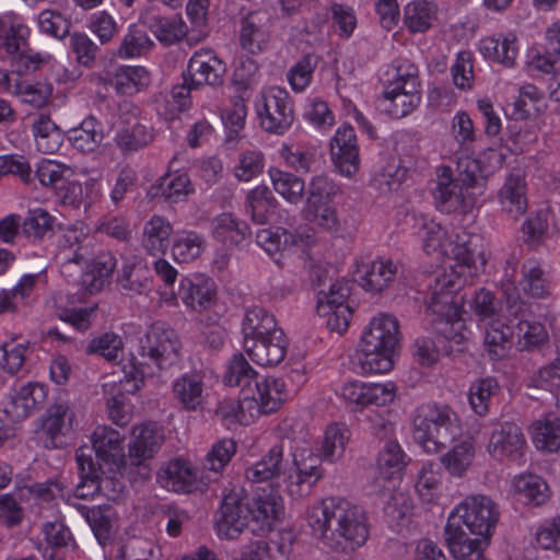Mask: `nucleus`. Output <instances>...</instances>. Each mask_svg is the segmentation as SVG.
Listing matches in <instances>:
<instances>
[{
	"instance_id": "nucleus-8",
	"label": "nucleus",
	"mask_w": 560,
	"mask_h": 560,
	"mask_svg": "<svg viewBox=\"0 0 560 560\" xmlns=\"http://www.w3.org/2000/svg\"><path fill=\"white\" fill-rule=\"evenodd\" d=\"M256 112L261 128L276 135H283L293 124V103L289 93L271 86L256 101Z\"/></svg>"
},
{
	"instance_id": "nucleus-17",
	"label": "nucleus",
	"mask_w": 560,
	"mask_h": 560,
	"mask_svg": "<svg viewBox=\"0 0 560 560\" xmlns=\"http://www.w3.org/2000/svg\"><path fill=\"white\" fill-rule=\"evenodd\" d=\"M289 341L282 329L259 339H248L244 348L249 358L262 366L279 364L285 357Z\"/></svg>"
},
{
	"instance_id": "nucleus-6",
	"label": "nucleus",
	"mask_w": 560,
	"mask_h": 560,
	"mask_svg": "<svg viewBox=\"0 0 560 560\" xmlns=\"http://www.w3.org/2000/svg\"><path fill=\"white\" fill-rule=\"evenodd\" d=\"M458 289L459 284L445 275L436 278L425 307V316L432 328L457 345L465 340L462 332L464 322L458 305L462 301L457 295Z\"/></svg>"
},
{
	"instance_id": "nucleus-56",
	"label": "nucleus",
	"mask_w": 560,
	"mask_h": 560,
	"mask_svg": "<svg viewBox=\"0 0 560 560\" xmlns=\"http://www.w3.org/2000/svg\"><path fill=\"white\" fill-rule=\"evenodd\" d=\"M499 383L493 377H485L475 381L469 388V404L478 416H486L489 412V402L493 395L499 392Z\"/></svg>"
},
{
	"instance_id": "nucleus-48",
	"label": "nucleus",
	"mask_w": 560,
	"mask_h": 560,
	"mask_svg": "<svg viewBox=\"0 0 560 560\" xmlns=\"http://www.w3.org/2000/svg\"><path fill=\"white\" fill-rule=\"evenodd\" d=\"M470 307L478 320L486 325L501 320L502 301L486 288L475 292Z\"/></svg>"
},
{
	"instance_id": "nucleus-38",
	"label": "nucleus",
	"mask_w": 560,
	"mask_h": 560,
	"mask_svg": "<svg viewBox=\"0 0 560 560\" xmlns=\"http://www.w3.org/2000/svg\"><path fill=\"white\" fill-rule=\"evenodd\" d=\"M436 5L427 0L409 2L404 10V23L410 33H424L436 16Z\"/></svg>"
},
{
	"instance_id": "nucleus-1",
	"label": "nucleus",
	"mask_w": 560,
	"mask_h": 560,
	"mask_svg": "<svg viewBox=\"0 0 560 560\" xmlns=\"http://www.w3.org/2000/svg\"><path fill=\"white\" fill-rule=\"evenodd\" d=\"M282 498L270 486L250 493L244 488H233L224 494L215 518L219 537L236 538L246 527L253 534L267 533L280 518Z\"/></svg>"
},
{
	"instance_id": "nucleus-54",
	"label": "nucleus",
	"mask_w": 560,
	"mask_h": 560,
	"mask_svg": "<svg viewBox=\"0 0 560 560\" xmlns=\"http://www.w3.org/2000/svg\"><path fill=\"white\" fill-rule=\"evenodd\" d=\"M153 139L152 129L136 120L124 126L116 136L117 145L124 151H137Z\"/></svg>"
},
{
	"instance_id": "nucleus-27",
	"label": "nucleus",
	"mask_w": 560,
	"mask_h": 560,
	"mask_svg": "<svg viewBox=\"0 0 560 560\" xmlns=\"http://www.w3.org/2000/svg\"><path fill=\"white\" fill-rule=\"evenodd\" d=\"M516 338L515 326L498 320L486 325L485 347L492 359L505 358Z\"/></svg>"
},
{
	"instance_id": "nucleus-59",
	"label": "nucleus",
	"mask_w": 560,
	"mask_h": 560,
	"mask_svg": "<svg viewBox=\"0 0 560 560\" xmlns=\"http://www.w3.org/2000/svg\"><path fill=\"white\" fill-rule=\"evenodd\" d=\"M526 120H511L509 119L506 126L508 142L506 148L514 154L526 151L530 144L537 140L535 130L527 127Z\"/></svg>"
},
{
	"instance_id": "nucleus-24",
	"label": "nucleus",
	"mask_w": 560,
	"mask_h": 560,
	"mask_svg": "<svg viewBox=\"0 0 560 560\" xmlns=\"http://www.w3.org/2000/svg\"><path fill=\"white\" fill-rule=\"evenodd\" d=\"M270 15L265 10L250 11L242 20L241 44L250 54L262 50L268 37Z\"/></svg>"
},
{
	"instance_id": "nucleus-36",
	"label": "nucleus",
	"mask_w": 560,
	"mask_h": 560,
	"mask_svg": "<svg viewBox=\"0 0 560 560\" xmlns=\"http://www.w3.org/2000/svg\"><path fill=\"white\" fill-rule=\"evenodd\" d=\"M296 467L295 486L300 488V494H306L311 488L322 478V458L311 452L303 451L298 457L294 456Z\"/></svg>"
},
{
	"instance_id": "nucleus-4",
	"label": "nucleus",
	"mask_w": 560,
	"mask_h": 560,
	"mask_svg": "<svg viewBox=\"0 0 560 560\" xmlns=\"http://www.w3.org/2000/svg\"><path fill=\"white\" fill-rule=\"evenodd\" d=\"M399 347V324L396 317L380 314L363 330L359 364L363 373H386L394 366L393 357Z\"/></svg>"
},
{
	"instance_id": "nucleus-61",
	"label": "nucleus",
	"mask_w": 560,
	"mask_h": 560,
	"mask_svg": "<svg viewBox=\"0 0 560 560\" xmlns=\"http://www.w3.org/2000/svg\"><path fill=\"white\" fill-rule=\"evenodd\" d=\"M265 167V154L259 150H246L238 154L234 175L241 182H248L260 175Z\"/></svg>"
},
{
	"instance_id": "nucleus-5",
	"label": "nucleus",
	"mask_w": 560,
	"mask_h": 560,
	"mask_svg": "<svg viewBox=\"0 0 560 560\" xmlns=\"http://www.w3.org/2000/svg\"><path fill=\"white\" fill-rule=\"evenodd\" d=\"M460 432L458 417L447 405L432 402L417 409L412 438L427 453L440 452Z\"/></svg>"
},
{
	"instance_id": "nucleus-33",
	"label": "nucleus",
	"mask_w": 560,
	"mask_h": 560,
	"mask_svg": "<svg viewBox=\"0 0 560 560\" xmlns=\"http://www.w3.org/2000/svg\"><path fill=\"white\" fill-rule=\"evenodd\" d=\"M444 536L455 560H488L483 552L490 540L469 538L468 535L444 534Z\"/></svg>"
},
{
	"instance_id": "nucleus-11",
	"label": "nucleus",
	"mask_w": 560,
	"mask_h": 560,
	"mask_svg": "<svg viewBox=\"0 0 560 560\" xmlns=\"http://www.w3.org/2000/svg\"><path fill=\"white\" fill-rule=\"evenodd\" d=\"M337 192L334 182L326 175L313 177L308 186L305 212L307 219H314L319 225L331 229L336 224L335 210L329 207Z\"/></svg>"
},
{
	"instance_id": "nucleus-10",
	"label": "nucleus",
	"mask_w": 560,
	"mask_h": 560,
	"mask_svg": "<svg viewBox=\"0 0 560 560\" xmlns=\"http://www.w3.org/2000/svg\"><path fill=\"white\" fill-rule=\"evenodd\" d=\"M122 435L109 427H97L92 434V451L109 474L127 472V456L122 453Z\"/></svg>"
},
{
	"instance_id": "nucleus-57",
	"label": "nucleus",
	"mask_w": 560,
	"mask_h": 560,
	"mask_svg": "<svg viewBox=\"0 0 560 560\" xmlns=\"http://www.w3.org/2000/svg\"><path fill=\"white\" fill-rule=\"evenodd\" d=\"M475 448L470 441L466 440L455 445L442 458V464L453 476H462L471 465Z\"/></svg>"
},
{
	"instance_id": "nucleus-23",
	"label": "nucleus",
	"mask_w": 560,
	"mask_h": 560,
	"mask_svg": "<svg viewBox=\"0 0 560 560\" xmlns=\"http://www.w3.org/2000/svg\"><path fill=\"white\" fill-rule=\"evenodd\" d=\"M47 397L46 387L38 383L22 386L15 395L11 396L4 407V412L12 421L19 422L42 406Z\"/></svg>"
},
{
	"instance_id": "nucleus-58",
	"label": "nucleus",
	"mask_w": 560,
	"mask_h": 560,
	"mask_svg": "<svg viewBox=\"0 0 560 560\" xmlns=\"http://www.w3.org/2000/svg\"><path fill=\"white\" fill-rule=\"evenodd\" d=\"M28 34L27 26L13 23L9 18L0 19V48H4L7 52H15L26 46Z\"/></svg>"
},
{
	"instance_id": "nucleus-32",
	"label": "nucleus",
	"mask_w": 560,
	"mask_h": 560,
	"mask_svg": "<svg viewBox=\"0 0 560 560\" xmlns=\"http://www.w3.org/2000/svg\"><path fill=\"white\" fill-rule=\"evenodd\" d=\"M36 148L45 154H51L59 150L63 142V131L48 115L39 114L32 124Z\"/></svg>"
},
{
	"instance_id": "nucleus-30",
	"label": "nucleus",
	"mask_w": 560,
	"mask_h": 560,
	"mask_svg": "<svg viewBox=\"0 0 560 560\" xmlns=\"http://www.w3.org/2000/svg\"><path fill=\"white\" fill-rule=\"evenodd\" d=\"M67 137L75 150L82 153L93 152L103 141V126L91 115L78 127L70 129Z\"/></svg>"
},
{
	"instance_id": "nucleus-53",
	"label": "nucleus",
	"mask_w": 560,
	"mask_h": 560,
	"mask_svg": "<svg viewBox=\"0 0 560 560\" xmlns=\"http://www.w3.org/2000/svg\"><path fill=\"white\" fill-rule=\"evenodd\" d=\"M550 212L548 209L532 211L521 226L522 238L525 243L541 244L548 240Z\"/></svg>"
},
{
	"instance_id": "nucleus-60",
	"label": "nucleus",
	"mask_w": 560,
	"mask_h": 560,
	"mask_svg": "<svg viewBox=\"0 0 560 560\" xmlns=\"http://www.w3.org/2000/svg\"><path fill=\"white\" fill-rule=\"evenodd\" d=\"M515 489L535 505L542 504L549 498V488L545 480L536 475H521L515 478Z\"/></svg>"
},
{
	"instance_id": "nucleus-40",
	"label": "nucleus",
	"mask_w": 560,
	"mask_h": 560,
	"mask_svg": "<svg viewBox=\"0 0 560 560\" xmlns=\"http://www.w3.org/2000/svg\"><path fill=\"white\" fill-rule=\"evenodd\" d=\"M252 219L258 224H265L275 214L278 201L272 191L264 185L252 189L246 197Z\"/></svg>"
},
{
	"instance_id": "nucleus-49",
	"label": "nucleus",
	"mask_w": 560,
	"mask_h": 560,
	"mask_svg": "<svg viewBox=\"0 0 560 560\" xmlns=\"http://www.w3.org/2000/svg\"><path fill=\"white\" fill-rule=\"evenodd\" d=\"M479 50L485 58L512 67L517 56L515 38L504 37L502 40L493 37L480 42Z\"/></svg>"
},
{
	"instance_id": "nucleus-9",
	"label": "nucleus",
	"mask_w": 560,
	"mask_h": 560,
	"mask_svg": "<svg viewBox=\"0 0 560 560\" xmlns=\"http://www.w3.org/2000/svg\"><path fill=\"white\" fill-rule=\"evenodd\" d=\"M73 412L65 402L54 404L40 419L37 439L45 448H63L66 436L72 429Z\"/></svg>"
},
{
	"instance_id": "nucleus-13",
	"label": "nucleus",
	"mask_w": 560,
	"mask_h": 560,
	"mask_svg": "<svg viewBox=\"0 0 560 560\" xmlns=\"http://www.w3.org/2000/svg\"><path fill=\"white\" fill-rule=\"evenodd\" d=\"M184 72L195 86L200 89L205 85L218 88L224 83L226 66L213 50L199 49L189 58Z\"/></svg>"
},
{
	"instance_id": "nucleus-46",
	"label": "nucleus",
	"mask_w": 560,
	"mask_h": 560,
	"mask_svg": "<svg viewBox=\"0 0 560 560\" xmlns=\"http://www.w3.org/2000/svg\"><path fill=\"white\" fill-rule=\"evenodd\" d=\"M420 94H407L401 90L390 91L389 84L383 92L381 106L392 118L398 119L410 114L420 104Z\"/></svg>"
},
{
	"instance_id": "nucleus-39",
	"label": "nucleus",
	"mask_w": 560,
	"mask_h": 560,
	"mask_svg": "<svg viewBox=\"0 0 560 560\" xmlns=\"http://www.w3.org/2000/svg\"><path fill=\"white\" fill-rule=\"evenodd\" d=\"M533 442L544 452H558L560 450V417L549 413L534 424Z\"/></svg>"
},
{
	"instance_id": "nucleus-55",
	"label": "nucleus",
	"mask_w": 560,
	"mask_h": 560,
	"mask_svg": "<svg viewBox=\"0 0 560 560\" xmlns=\"http://www.w3.org/2000/svg\"><path fill=\"white\" fill-rule=\"evenodd\" d=\"M154 46L147 32L138 25H130L119 47L118 56L125 58L140 57L147 54Z\"/></svg>"
},
{
	"instance_id": "nucleus-45",
	"label": "nucleus",
	"mask_w": 560,
	"mask_h": 560,
	"mask_svg": "<svg viewBox=\"0 0 560 560\" xmlns=\"http://www.w3.org/2000/svg\"><path fill=\"white\" fill-rule=\"evenodd\" d=\"M248 226L237 222L231 214L223 213L212 222V235L215 242L225 245H240L246 241Z\"/></svg>"
},
{
	"instance_id": "nucleus-26",
	"label": "nucleus",
	"mask_w": 560,
	"mask_h": 560,
	"mask_svg": "<svg viewBox=\"0 0 560 560\" xmlns=\"http://www.w3.org/2000/svg\"><path fill=\"white\" fill-rule=\"evenodd\" d=\"M544 94L533 84H524L518 96L505 107V115L511 120H527L542 110Z\"/></svg>"
},
{
	"instance_id": "nucleus-43",
	"label": "nucleus",
	"mask_w": 560,
	"mask_h": 560,
	"mask_svg": "<svg viewBox=\"0 0 560 560\" xmlns=\"http://www.w3.org/2000/svg\"><path fill=\"white\" fill-rule=\"evenodd\" d=\"M397 266L390 259H380L371 264L360 278L361 287L372 293H380L394 279Z\"/></svg>"
},
{
	"instance_id": "nucleus-29",
	"label": "nucleus",
	"mask_w": 560,
	"mask_h": 560,
	"mask_svg": "<svg viewBox=\"0 0 560 560\" xmlns=\"http://www.w3.org/2000/svg\"><path fill=\"white\" fill-rule=\"evenodd\" d=\"M145 23L156 39L165 46L183 40L188 33L187 25L179 15L162 16L155 14L149 16Z\"/></svg>"
},
{
	"instance_id": "nucleus-50",
	"label": "nucleus",
	"mask_w": 560,
	"mask_h": 560,
	"mask_svg": "<svg viewBox=\"0 0 560 560\" xmlns=\"http://www.w3.org/2000/svg\"><path fill=\"white\" fill-rule=\"evenodd\" d=\"M115 266L116 259L112 255L98 256L88 265V271L83 275L82 282L91 294L102 290Z\"/></svg>"
},
{
	"instance_id": "nucleus-47",
	"label": "nucleus",
	"mask_w": 560,
	"mask_h": 560,
	"mask_svg": "<svg viewBox=\"0 0 560 560\" xmlns=\"http://www.w3.org/2000/svg\"><path fill=\"white\" fill-rule=\"evenodd\" d=\"M114 85L118 93L131 95L150 83V74L141 66H121L114 75Z\"/></svg>"
},
{
	"instance_id": "nucleus-14",
	"label": "nucleus",
	"mask_w": 560,
	"mask_h": 560,
	"mask_svg": "<svg viewBox=\"0 0 560 560\" xmlns=\"http://www.w3.org/2000/svg\"><path fill=\"white\" fill-rule=\"evenodd\" d=\"M330 155L335 167L341 175L351 177L360 166L357 135L350 125L339 127L330 140Z\"/></svg>"
},
{
	"instance_id": "nucleus-7",
	"label": "nucleus",
	"mask_w": 560,
	"mask_h": 560,
	"mask_svg": "<svg viewBox=\"0 0 560 560\" xmlns=\"http://www.w3.org/2000/svg\"><path fill=\"white\" fill-rule=\"evenodd\" d=\"M495 502L486 495L467 497L450 514L444 534L475 535L490 540L499 522Z\"/></svg>"
},
{
	"instance_id": "nucleus-63",
	"label": "nucleus",
	"mask_w": 560,
	"mask_h": 560,
	"mask_svg": "<svg viewBox=\"0 0 560 560\" xmlns=\"http://www.w3.org/2000/svg\"><path fill=\"white\" fill-rule=\"evenodd\" d=\"M458 176L455 179L464 189L481 188L486 185L487 175L479 160L463 158L457 162Z\"/></svg>"
},
{
	"instance_id": "nucleus-62",
	"label": "nucleus",
	"mask_w": 560,
	"mask_h": 560,
	"mask_svg": "<svg viewBox=\"0 0 560 560\" xmlns=\"http://www.w3.org/2000/svg\"><path fill=\"white\" fill-rule=\"evenodd\" d=\"M36 283L35 275L24 276L12 290L0 291V314L16 312L19 302H23L33 291Z\"/></svg>"
},
{
	"instance_id": "nucleus-37",
	"label": "nucleus",
	"mask_w": 560,
	"mask_h": 560,
	"mask_svg": "<svg viewBox=\"0 0 560 560\" xmlns=\"http://www.w3.org/2000/svg\"><path fill=\"white\" fill-rule=\"evenodd\" d=\"M55 218L43 208L30 209L24 219L21 218V234L27 242L36 243L52 234Z\"/></svg>"
},
{
	"instance_id": "nucleus-16",
	"label": "nucleus",
	"mask_w": 560,
	"mask_h": 560,
	"mask_svg": "<svg viewBox=\"0 0 560 560\" xmlns=\"http://www.w3.org/2000/svg\"><path fill=\"white\" fill-rule=\"evenodd\" d=\"M435 207L444 213H453L457 210L469 211L475 202L470 195L464 192V188L452 178L451 170L444 168L436 187L433 190Z\"/></svg>"
},
{
	"instance_id": "nucleus-20",
	"label": "nucleus",
	"mask_w": 560,
	"mask_h": 560,
	"mask_svg": "<svg viewBox=\"0 0 560 560\" xmlns=\"http://www.w3.org/2000/svg\"><path fill=\"white\" fill-rule=\"evenodd\" d=\"M525 446V438L521 427L514 422L499 423L492 431L488 451L493 458H516Z\"/></svg>"
},
{
	"instance_id": "nucleus-31",
	"label": "nucleus",
	"mask_w": 560,
	"mask_h": 560,
	"mask_svg": "<svg viewBox=\"0 0 560 560\" xmlns=\"http://www.w3.org/2000/svg\"><path fill=\"white\" fill-rule=\"evenodd\" d=\"M280 329L281 328L277 327L275 316L264 307L254 306L248 308L245 313L242 325L244 348L246 347V341L249 338L259 339L265 335H269L270 332H275Z\"/></svg>"
},
{
	"instance_id": "nucleus-41",
	"label": "nucleus",
	"mask_w": 560,
	"mask_h": 560,
	"mask_svg": "<svg viewBox=\"0 0 560 560\" xmlns=\"http://www.w3.org/2000/svg\"><path fill=\"white\" fill-rule=\"evenodd\" d=\"M443 254L445 256L443 264L456 275H462L466 268L478 271L487 262L485 252L476 255L470 247H448Z\"/></svg>"
},
{
	"instance_id": "nucleus-28",
	"label": "nucleus",
	"mask_w": 560,
	"mask_h": 560,
	"mask_svg": "<svg viewBox=\"0 0 560 560\" xmlns=\"http://www.w3.org/2000/svg\"><path fill=\"white\" fill-rule=\"evenodd\" d=\"M117 284L128 296L149 294L153 289V278L150 269L141 262L125 265Z\"/></svg>"
},
{
	"instance_id": "nucleus-51",
	"label": "nucleus",
	"mask_w": 560,
	"mask_h": 560,
	"mask_svg": "<svg viewBox=\"0 0 560 560\" xmlns=\"http://www.w3.org/2000/svg\"><path fill=\"white\" fill-rule=\"evenodd\" d=\"M269 175L275 190L291 203L302 200L305 190L304 180L294 174L271 167Z\"/></svg>"
},
{
	"instance_id": "nucleus-2",
	"label": "nucleus",
	"mask_w": 560,
	"mask_h": 560,
	"mask_svg": "<svg viewBox=\"0 0 560 560\" xmlns=\"http://www.w3.org/2000/svg\"><path fill=\"white\" fill-rule=\"evenodd\" d=\"M307 522L313 536L336 552H352L369 537L365 511L345 498L324 499L310 510Z\"/></svg>"
},
{
	"instance_id": "nucleus-21",
	"label": "nucleus",
	"mask_w": 560,
	"mask_h": 560,
	"mask_svg": "<svg viewBox=\"0 0 560 560\" xmlns=\"http://www.w3.org/2000/svg\"><path fill=\"white\" fill-rule=\"evenodd\" d=\"M341 396L358 407L386 406L394 399L393 388L386 384L348 382L341 387Z\"/></svg>"
},
{
	"instance_id": "nucleus-12",
	"label": "nucleus",
	"mask_w": 560,
	"mask_h": 560,
	"mask_svg": "<svg viewBox=\"0 0 560 560\" xmlns=\"http://www.w3.org/2000/svg\"><path fill=\"white\" fill-rule=\"evenodd\" d=\"M133 442L129 444L127 455V470L129 467H137L138 474L148 479L150 477L151 469L147 465V460L153 458V456L160 450L163 436L158 431L155 425L142 424L133 429Z\"/></svg>"
},
{
	"instance_id": "nucleus-52",
	"label": "nucleus",
	"mask_w": 560,
	"mask_h": 560,
	"mask_svg": "<svg viewBox=\"0 0 560 560\" xmlns=\"http://www.w3.org/2000/svg\"><path fill=\"white\" fill-rule=\"evenodd\" d=\"M173 390L187 410H196L202 402V381L197 375H183L174 383Z\"/></svg>"
},
{
	"instance_id": "nucleus-35",
	"label": "nucleus",
	"mask_w": 560,
	"mask_h": 560,
	"mask_svg": "<svg viewBox=\"0 0 560 560\" xmlns=\"http://www.w3.org/2000/svg\"><path fill=\"white\" fill-rule=\"evenodd\" d=\"M405 465V453L397 441L393 439L384 441L376 460L380 477L383 479L400 477Z\"/></svg>"
},
{
	"instance_id": "nucleus-44",
	"label": "nucleus",
	"mask_w": 560,
	"mask_h": 560,
	"mask_svg": "<svg viewBox=\"0 0 560 560\" xmlns=\"http://www.w3.org/2000/svg\"><path fill=\"white\" fill-rule=\"evenodd\" d=\"M257 373L252 369L242 353H236L232 357L228 364L224 374V383L229 386L242 387L243 401H245V394L253 392L252 383L255 384Z\"/></svg>"
},
{
	"instance_id": "nucleus-3",
	"label": "nucleus",
	"mask_w": 560,
	"mask_h": 560,
	"mask_svg": "<svg viewBox=\"0 0 560 560\" xmlns=\"http://www.w3.org/2000/svg\"><path fill=\"white\" fill-rule=\"evenodd\" d=\"M182 343L175 330L165 323L150 325L139 338L138 354L132 358L131 380L135 389L138 382L143 383L147 376L177 366L180 362Z\"/></svg>"
},
{
	"instance_id": "nucleus-19",
	"label": "nucleus",
	"mask_w": 560,
	"mask_h": 560,
	"mask_svg": "<svg viewBox=\"0 0 560 560\" xmlns=\"http://www.w3.org/2000/svg\"><path fill=\"white\" fill-rule=\"evenodd\" d=\"M158 481L166 489L178 493L203 491L206 485L196 470L185 460L175 459L158 472Z\"/></svg>"
},
{
	"instance_id": "nucleus-25",
	"label": "nucleus",
	"mask_w": 560,
	"mask_h": 560,
	"mask_svg": "<svg viewBox=\"0 0 560 560\" xmlns=\"http://www.w3.org/2000/svg\"><path fill=\"white\" fill-rule=\"evenodd\" d=\"M194 186L186 173L165 174L161 176L149 189L151 198L176 203L194 192Z\"/></svg>"
},
{
	"instance_id": "nucleus-22",
	"label": "nucleus",
	"mask_w": 560,
	"mask_h": 560,
	"mask_svg": "<svg viewBox=\"0 0 560 560\" xmlns=\"http://www.w3.org/2000/svg\"><path fill=\"white\" fill-rule=\"evenodd\" d=\"M179 295L185 305L194 311L202 312L214 305L217 289L211 278L196 276L194 279L182 280Z\"/></svg>"
},
{
	"instance_id": "nucleus-42",
	"label": "nucleus",
	"mask_w": 560,
	"mask_h": 560,
	"mask_svg": "<svg viewBox=\"0 0 560 560\" xmlns=\"http://www.w3.org/2000/svg\"><path fill=\"white\" fill-rule=\"evenodd\" d=\"M283 446L275 445L262 458L246 469V478L252 482H264L281 472Z\"/></svg>"
},
{
	"instance_id": "nucleus-18",
	"label": "nucleus",
	"mask_w": 560,
	"mask_h": 560,
	"mask_svg": "<svg viewBox=\"0 0 560 560\" xmlns=\"http://www.w3.org/2000/svg\"><path fill=\"white\" fill-rule=\"evenodd\" d=\"M418 168V160L411 155L392 158L371 179V187L386 195L397 190L401 184Z\"/></svg>"
},
{
	"instance_id": "nucleus-34",
	"label": "nucleus",
	"mask_w": 560,
	"mask_h": 560,
	"mask_svg": "<svg viewBox=\"0 0 560 560\" xmlns=\"http://www.w3.org/2000/svg\"><path fill=\"white\" fill-rule=\"evenodd\" d=\"M502 209L517 218L527 209L525 180L522 176L511 174L499 192Z\"/></svg>"
},
{
	"instance_id": "nucleus-15",
	"label": "nucleus",
	"mask_w": 560,
	"mask_h": 560,
	"mask_svg": "<svg viewBox=\"0 0 560 560\" xmlns=\"http://www.w3.org/2000/svg\"><path fill=\"white\" fill-rule=\"evenodd\" d=\"M80 482L73 491V499H89L104 490L102 475L107 471L92 457L91 448L81 446L75 451Z\"/></svg>"
},
{
	"instance_id": "nucleus-64",
	"label": "nucleus",
	"mask_w": 560,
	"mask_h": 560,
	"mask_svg": "<svg viewBox=\"0 0 560 560\" xmlns=\"http://www.w3.org/2000/svg\"><path fill=\"white\" fill-rule=\"evenodd\" d=\"M318 56L315 54H305L289 70L287 77L294 91H303L310 83L313 73L318 65Z\"/></svg>"
}]
</instances>
